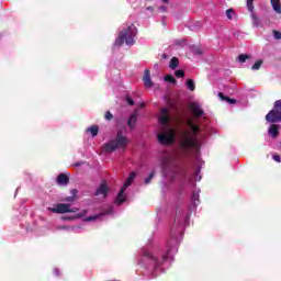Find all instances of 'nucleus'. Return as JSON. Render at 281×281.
<instances>
[{
	"label": "nucleus",
	"mask_w": 281,
	"mask_h": 281,
	"mask_svg": "<svg viewBox=\"0 0 281 281\" xmlns=\"http://www.w3.org/2000/svg\"><path fill=\"white\" fill-rule=\"evenodd\" d=\"M187 126L191 130H184L180 134V143L179 146L181 150L188 153V150H192L194 148H199V133L201 132V127L194 123V119H189L187 121Z\"/></svg>",
	"instance_id": "obj_1"
},
{
	"label": "nucleus",
	"mask_w": 281,
	"mask_h": 281,
	"mask_svg": "<svg viewBox=\"0 0 281 281\" xmlns=\"http://www.w3.org/2000/svg\"><path fill=\"white\" fill-rule=\"evenodd\" d=\"M135 36H137V27L135 26V24H126L125 26H123L119 38H116L115 41V44L123 45L125 41L126 45H133V43H135Z\"/></svg>",
	"instance_id": "obj_2"
},
{
	"label": "nucleus",
	"mask_w": 281,
	"mask_h": 281,
	"mask_svg": "<svg viewBox=\"0 0 281 281\" xmlns=\"http://www.w3.org/2000/svg\"><path fill=\"white\" fill-rule=\"evenodd\" d=\"M126 144H128V138L122 135V132H119L116 139L105 144L103 146V150L105 153H113V150H116V148H125Z\"/></svg>",
	"instance_id": "obj_3"
},
{
	"label": "nucleus",
	"mask_w": 281,
	"mask_h": 281,
	"mask_svg": "<svg viewBox=\"0 0 281 281\" xmlns=\"http://www.w3.org/2000/svg\"><path fill=\"white\" fill-rule=\"evenodd\" d=\"M48 212H53L54 214H76L78 209L71 207V204L59 203L56 204L54 207H47Z\"/></svg>",
	"instance_id": "obj_4"
},
{
	"label": "nucleus",
	"mask_w": 281,
	"mask_h": 281,
	"mask_svg": "<svg viewBox=\"0 0 281 281\" xmlns=\"http://www.w3.org/2000/svg\"><path fill=\"white\" fill-rule=\"evenodd\" d=\"M133 181H135V172H131L128 178L126 179L125 183L123 184L121 191L119 192L115 203H117L119 205H121V203H124V201H126V194H124V192H126V189L132 186Z\"/></svg>",
	"instance_id": "obj_5"
},
{
	"label": "nucleus",
	"mask_w": 281,
	"mask_h": 281,
	"mask_svg": "<svg viewBox=\"0 0 281 281\" xmlns=\"http://www.w3.org/2000/svg\"><path fill=\"white\" fill-rule=\"evenodd\" d=\"M142 255L145 258H149V260H153L156 267L164 265V262H166V260L168 259V255H162L161 259H159L158 257L154 256L153 252H150V250L146 248L142 249Z\"/></svg>",
	"instance_id": "obj_6"
},
{
	"label": "nucleus",
	"mask_w": 281,
	"mask_h": 281,
	"mask_svg": "<svg viewBox=\"0 0 281 281\" xmlns=\"http://www.w3.org/2000/svg\"><path fill=\"white\" fill-rule=\"evenodd\" d=\"M175 135H177L175 128H169L167 133L158 134V142L165 145L172 144L175 142Z\"/></svg>",
	"instance_id": "obj_7"
},
{
	"label": "nucleus",
	"mask_w": 281,
	"mask_h": 281,
	"mask_svg": "<svg viewBox=\"0 0 281 281\" xmlns=\"http://www.w3.org/2000/svg\"><path fill=\"white\" fill-rule=\"evenodd\" d=\"M158 122L162 126H168L170 124V110L166 108L161 109L158 117Z\"/></svg>",
	"instance_id": "obj_8"
},
{
	"label": "nucleus",
	"mask_w": 281,
	"mask_h": 281,
	"mask_svg": "<svg viewBox=\"0 0 281 281\" xmlns=\"http://www.w3.org/2000/svg\"><path fill=\"white\" fill-rule=\"evenodd\" d=\"M267 122H271L272 124L276 122H281V111L280 110H271L267 115H266Z\"/></svg>",
	"instance_id": "obj_9"
},
{
	"label": "nucleus",
	"mask_w": 281,
	"mask_h": 281,
	"mask_svg": "<svg viewBox=\"0 0 281 281\" xmlns=\"http://www.w3.org/2000/svg\"><path fill=\"white\" fill-rule=\"evenodd\" d=\"M189 111L192 113L193 117H203V109H201V105L196 102L189 104Z\"/></svg>",
	"instance_id": "obj_10"
},
{
	"label": "nucleus",
	"mask_w": 281,
	"mask_h": 281,
	"mask_svg": "<svg viewBox=\"0 0 281 281\" xmlns=\"http://www.w3.org/2000/svg\"><path fill=\"white\" fill-rule=\"evenodd\" d=\"M100 194H102L103 199H106L109 194V186L106 184V181H103L97 189L95 195L100 196Z\"/></svg>",
	"instance_id": "obj_11"
},
{
	"label": "nucleus",
	"mask_w": 281,
	"mask_h": 281,
	"mask_svg": "<svg viewBox=\"0 0 281 281\" xmlns=\"http://www.w3.org/2000/svg\"><path fill=\"white\" fill-rule=\"evenodd\" d=\"M57 183L58 186H67V183H69V176L65 173H60L57 177Z\"/></svg>",
	"instance_id": "obj_12"
},
{
	"label": "nucleus",
	"mask_w": 281,
	"mask_h": 281,
	"mask_svg": "<svg viewBox=\"0 0 281 281\" xmlns=\"http://www.w3.org/2000/svg\"><path fill=\"white\" fill-rule=\"evenodd\" d=\"M269 135H271V137H278V135H280V126L272 124L269 128Z\"/></svg>",
	"instance_id": "obj_13"
},
{
	"label": "nucleus",
	"mask_w": 281,
	"mask_h": 281,
	"mask_svg": "<svg viewBox=\"0 0 281 281\" xmlns=\"http://www.w3.org/2000/svg\"><path fill=\"white\" fill-rule=\"evenodd\" d=\"M143 81L145 87H153V81H150V70H145V75L143 77Z\"/></svg>",
	"instance_id": "obj_14"
},
{
	"label": "nucleus",
	"mask_w": 281,
	"mask_h": 281,
	"mask_svg": "<svg viewBox=\"0 0 281 281\" xmlns=\"http://www.w3.org/2000/svg\"><path fill=\"white\" fill-rule=\"evenodd\" d=\"M271 5H272L274 12H278V14H281L280 0H271Z\"/></svg>",
	"instance_id": "obj_15"
},
{
	"label": "nucleus",
	"mask_w": 281,
	"mask_h": 281,
	"mask_svg": "<svg viewBox=\"0 0 281 281\" xmlns=\"http://www.w3.org/2000/svg\"><path fill=\"white\" fill-rule=\"evenodd\" d=\"M218 98H221V100L228 102V104H236V99H231L228 97H225V94H223V92L218 93Z\"/></svg>",
	"instance_id": "obj_16"
},
{
	"label": "nucleus",
	"mask_w": 281,
	"mask_h": 281,
	"mask_svg": "<svg viewBox=\"0 0 281 281\" xmlns=\"http://www.w3.org/2000/svg\"><path fill=\"white\" fill-rule=\"evenodd\" d=\"M136 122H137V114H132L127 121V125L130 126V128H133Z\"/></svg>",
	"instance_id": "obj_17"
},
{
	"label": "nucleus",
	"mask_w": 281,
	"mask_h": 281,
	"mask_svg": "<svg viewBox=\"0 0 281 281\" xmlns=\"http://www.w3.org/2000/svg\"><path fill=\"white\" fill-rule=\"evenodd\" d=\"M186 86L189 89V91H194V89H196V85L194 83V80H192V79H187Z\"/></svg>",
	"instance_id": "obj_18"
},
{
	"label": "nucleus",
	"mask_w": 281,
	"mask_h": 281,
	"mask_svg": "<svg viewBox=\"0 0 281 281\" xmlns=\"http://www.w3.org/2000/svg\"><path fill=\"white\" fill-rule=\"evenodd\" d=\"M170 69H177L179 67V59L177 57H173L169 63Z\"/></svg>",
	"instance_id": "obj_19"
},
{
	"label": "nucleus",
	"mask_w": 281,
	"mask_h": 281,
	"mask_svg": "<svg viewBox=\"0 0 281 281\" xmlns=\"http://www.w3.org/2000/svg\"><path fill=\"white\" fill-rule=\"evenodd\" d=\"M89 133H91L92 137H95L98 135L100 127L98 125H93L90 128H88Z\"/></svg>",
	"instance_id": "obj_20"
},
{
	"label": "nucleus",
	"mask_w": 281,
	"mask_h": 281,
	"mask_svg": "<svg viewBox=\"0 0 281 281\" xmlns=\"http://www.w3.org/2000/svg\"><path fill=\"white\" fill-rule=\"evenodd\" d=\"M260 67H262V60L256 61L255 65L252 66V70L258 71V69H260Z\"/></svg>",
	"instance_id": "obj_21"
},
{
	"label": "nucleus",
	"mask_w": 281,
	"mask_h": 281,
	"mask_svg": "<svg viewBox=\"0 0 281 281\" xmlns=\"http://www.w3.org/2000/svg\"><path fill=\"white\" fill-rule=\"evenodd\" d=\"M165 81L166 82H171V83L176 82L175 77H172V75H166L165 76Z\"/></svg>",
	"instance_id": "obj_22"
},
{
	"label": "nucleus",
	"mask_w": 281,
	"mask_h": 281,
	"mask_svg": "<svg viewBox=\"0 0 281 281\" xmlns=\"http://www.w3.org/2000/svg\"><path fill=\"white\" fill-rule=\"evenodd\" d=\"M247 8L249 12H254V0H247Z\"/></svg>",
	"instance_id": "obj_23"
},
{
	"label": "nucleus",
	"mask_w": 281,
	"mask_h": 281,
	"mask_svg": "<svg viewBox=\"0 0 281 281\" xmlns=\"http://www.w3.org/2000/svg\"><path fill=\"white\" fill-rule=\"evenodd\" d=\"M247 59H249V55L241 54L238 56L239 63H245Z\"/></svg>",
	"instance_id": "obj_24"
},
{
	"label": "nucleus",
	"mask_w": 281,
	"mask_h": 281,
	"mask_svg": "<svg viewBox=\"0 0 281 281\" xmlns=\"http://www.w3.org/2000/svg\"><path fill=\"white\" fill-rule=\"evenodd\" d=\"M176 78H183L186 76V72L183 70H176Z\"/></svg>",
	"instance_id": "obj_25"
},
{
	"label": "nucleus",
	"mask_w": 281,
	"mask_h": 281,
	"mask_svg": "<svg viewBox=\"0 0 281 281\" xmlns=\"http://www.w3.org/2000/svg\"><path fill=\"white\" fill-rule=\"evenodd\" d=\"M274 109H276L277 111H281V100H277V101L274 102Z\"/></svg>",
	"instance_id": "obj_26"
},
{
	"label": "nucleus",
	"mask_w": 281,
	"mask_h": 281,
	"mask_svg": "<svg viewBox=\"0 0 281 281\" xmlns=\"http://www.w3.org/2000/svg\"><path fill=\"white\" fill-rule=\"evenodd\" d=\"M273 36L277 41H280L281 40V32L279 31H273Z\"/></svg>",
	"instance_id": "obj_27"
},
{
	"label": "nucleus",
	"mask_w": 281,
	"mask_h": 281,
	"mask_svg": "<svg viewBox=\"0 0 281 281\" xmlns=\"http://www.w3.org/2000/svg\"><path fill=\"white\" fill-rule=\"evenodd\" d=\"M105 120L110 121V120H113V114L111 112H106L105 115H104Z\"/></svg>",
	"instance_id": "obj_28"
},
{
	"label": "nucleus",
	"mask_w": 281,
	"mask_h": 281,
	"mask_svg": "<svg viewBox=\"0 0 281 281\" xmlns=\"http://www.w3.org/2000/svg\"><path fill=\"white\" fill-rule=\"evenodd\" d=\"M232 14H234V10L228 9V10L226 11V16H227V19H232Z\"/></svg>",
	"instance_id": "obj_29"
},
{
	"label": "nucleus",
	"mask_w": 281,
	"mask_h": 281,
	"mask_svg": "<svg viewBox=\"0 0 281 281\" xmlns=\"http://www.w3.org/2000/svg\"><path fill=\"white\" fill-rule=\"evenodd\" d=\"M272 159H273L274 161H277V164H280V161H281L280 155H273V156H272Z\"/></svg>",
	"instance_id": "obj_30"
},
{
	"label": "nucleus",
	"mask_w": 281,
	"mask_h": 281,
	"mask_svg": "<svg viewBox=\"0 0 281 281\" xmlns=\"http://www.w3.org/2000/svg\"><path fill=\"white\" fill-rule=\"evenodd\" d=\"M127 103L133 106V104H135V101H133V99H131L130 97L126 98Z\"/></svg>",
	"instance_id": "obj_31"
},
{
	"label": "nucleus",
	"mask_w": 281,
	"mask_h": 281,
	"mask_svg": "<svg viewBox=\"0 0 281 281\" xmlns=\"http://www.w3.org/2000/svg\"><path fill=\"white\" fill-rule=\"evenodd\" d=\"M154 173H150L149 177L145 180V183H150V180L153 179Z\"/></svg>",
	"instance_id": "obj_32"
},
{
	"label": "nucleus",
	"mask_w": 281,
	"mask_h": 281,
	"mask_svg": "<svg viewBox=\"0 0 281 281\" xmlns=\"http://www.w3.org/2000/svg\"><path fill=\"white\" fill-rule=\"evenodd\" d=\"M95 217H88L86 221H93Z\"/></svg>",
	"instance_id": "obj_33"
},
{
	"label": "nucleus",
	"mask_w": 281,
	"mask_h": 281,
	"mask_svg": "<svg viewBox=\"0 0 281 281\" xmlns=\"http://www.w3.org/2000/svg\"><path fill=\"white\" fill-rule=\"evenodd\" d=\"M164 1V3H168V0H162Z\"/></svg>",
	"instance_id": "obj_34"
},
{
	"label": "nucleus",
	"mask_w": 281,
	"mask_h": 281,
	"mask_svg": "<svg viewBox=\"0 0 281 281\" xmlns=\"http://www.w3.org/2000/svg\"><path fill=\"white\" fill-rule=\"evenodd\" d=\"M140 106H144V103H142V105Z\"/></svg>",
	"instance_id": "obj_35"
}]
</instances>
